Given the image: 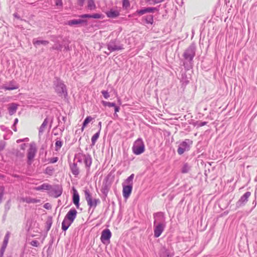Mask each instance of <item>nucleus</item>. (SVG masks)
Here are the masks:
<instances>
[{
    "mask_svg": "<svg viewBox=\"0 0 257 257\" xmlns=\"http://www.w3.org/2000/svg\"><path fill=\"white\" fill-rule=\"evenodd\" d=\"M133 153L137 155H140L145 151V145L141 139H138L134 143L132 148Z\"/></svg>",
    "mask_w": 257,
    "mask_h": 257,
    "instance_id": "f257e3e1",
    "label": "nucleus"
},
{
    "mask_svg": "<svg viewBox=\"0 0 257 257\" xmlns=\"http://www.w3.org/2000/svg\"><path fill=\"white\" fill-rule=\"evenodd\" d=\"M158 11V9L155 7H148L145 8L143 9L137 10L134 14L135 15L142 16L147 13H153L155 12Z\"/></svg>",
    "mask_w": 257,
    "mask_h": 257,
    "instance_id": "f03ea898",
    "label": "nucleus"
},
{
    "mask_svg": "<svg viewBox=\"0 0 257 257\" xmlns=\"http://www.w3.org/2000/svg\"><path fill=\"white\" fill-rule=\"evenodd\" d=\"M111 233L109 229H105L102 231L101 235L100 237L101 241L105 243V241H108L110 238Z\"/></svg>",
    "mask_w": 257,
    "mask_h": 257,
    "instance_id": "7ed1b4c3",
    "label": "nucleus"
},
{
    "mask_svg": "<svg viewBox=\"0 0 257 257\" xmlns=\"http://www.w3.org/2000/svg\"><path fill=\"white\" fill-rule=\"evenodd\" d=\"M77 214V212L75 209H71L67 212L65 217L73 223L76 217Z\"/></svg>",
    "mask_w": 257,
    "mask_h": 257,
    "instance_id": "20e7f679",
    "label": "nucleus"
},
{
    "mask_svg": "<svg viewBox=\"0 0 257 257\" xmlns=\"http://www.w3.org/2000/svg\"><path fill=\"white\" fill-rule=\"evenodd\" d=\"M183 56L185 59L192 61L195 56V51L191 48H188L184 52Z\"/></svg>",
    "mask_w": 257,
    "mask_h": 257,
    "instance_id": "39448f33",
    "label": "nucleus"
},
{
    "mask_svg": "<svg viewBox=\"0 0 257 257\" xmlns=\"http://www.w3.org/2000/svg\"><path fill=\"white\" fill-rule=\"evenodd\" d=\"M133 189L132 185L123 186L122 189V195L124 198L127 199L130 196Z\"/></svg>",
    "mask_w": 257,
    "mask_h": 257,
    "instance_id": "423d86ee",
    "label": "nucleus"
},
{
    "mask_svg": "<svg viewBox=\"0 0 257 257\" xmlns=\"http://www.w3.org/2000/svg\"><path fill=\"white\" fill-rule=\"evenodd\" d=\"M73 202L77 208L79 207V195L75 188H73Z\"/></svg>",
    "mask_w": 257,
    "mask_h": 257,
    "instance_id": "0eeeda50",
    "label": "nucleus"
},
{
    "mask_svg": "<svg viewBox=\"0 0 257 257\" xmlns=\"http://www.w3.org/2000/svg\"><path fill=\"white\" fill-rule=\"evenodd\" d=\"M164 229V225L163 224H159L154 229V236L156 237H159Z\"/></svg>",
    "mask_w": 257,
    "mask_h": 257,
    "instance_id": "6e6552de",
    "label": "nucleus"
},
{
    "mask_svg": "<svg viewBox=\"0 0 257 257\" xmlns=\"http://www.w3.org/2000/svg\"><path fill=\"white\" fill-rule=\"evenodd\" d=\"M36 151V149L34 146H30L28 152V159L29 161L32 160L34 158Z\"/></svg>",
    "mask_w": 257,
    "mask_h": 257,
    "instance_id": "1a4fd4ad",
    "label": "nucleus"
},
{
    "mask_svg": "<svg viewBox=\"0 0 257 257\" xmlns=\"http://www.w3.org/2000/svg\"><path fill=\"white\" fill-rule=\"evenodd\" d=\"M9 239V234H7L5 236L4 240L3 242V244L1 249L0 257H2V256L3 255V254L5 252V249H6V248L7 246V244L8 243Z\"/></svg>",
    "mask_w": 257,
    "mask_h": 257,
    "instance_id": "9d476101",
    "label": "nucleus"
},
{
    "mask_svg": "<svg viewBox=\"0 0 257 257\" xmlns=\"http://www.w3.org/2000/svg\"><path fill=\"white\" fill-rule=\"evenodd\" d=\"M107 17L110 18H115L119 16V12L117 10L111 9L110 11L106 12Z\"/></svg>",
    "mask_w": 257,
    "mask_h": 257,
    "instance_id": "9b49d317",
    "label": "nucleus"
},
{
    "mask_svg": "<svg viewBox=\"0 0 257 257\" xmlns=\"http://www.w3.org/2000/svg\"><path fill=\"white\" fill-rule=\"evenodd\" d=\"M86 8L90 11H94L96 6L94 0H86Z\"/></svg>",
    "mask_w": 257,
    "mask_h": 257,
    "instance_id": "f8f14e48",
    "label": "nucleus"
},
{
    "mask_svg": "<svg viewBox=\"0 0 257 257\" xmlns=\"http://www.w3.org/2000/svg\"><path fill=\"white\" fill-rule=\"evenodd\" d=\"M18 105L16 103H11L9 105L8 110L10 115L14 114L17 111Z\"/></svg>",
    "mask_w": 257,
    "mask_h": 257,
    "instance_id": "ddd939ff",
    "label": "nucleus"
},
{
    "mask_svg": "<svg viewBox=\"0 0 257 257\" xmlns=\"http://www.w3.org/2000/svg\"><path fill=\"white\" fill-rule=\"evenodd\" d=\"M107 48L111 52L114 51H118L123 49L121 46H117L114 44L109 43L107 45Z\"/></svg>",
    "mask_w": 257,
    "mask_h": 257,
    "instance_id": "4468645a",
    "label": "nucleus"
},
{
    "mask_svg": "<svg viewBox=\"0 0 257 257\" xmlns=\"http://www.w3.org/2000/svg\"><path fill=\"white\" fill-rule=\"evenodd\" d=\"M56 90L59 93L66 94V86L63 83H60L56 87Z\"/></svg>",
    "mask_w": 257,
    "mask_h": 257,
    "instance_id": "2eb2a0df",
    "label": "nucleus"
},
{
    "mask_svg": "<svg viewBox=\"0 0 257 257\" xmlns=\"http://www.w3.org/2000/svg\"><path fill=\"white\" fill-rule=\"evenodd\" d=\"M72 223V222L71 221L68 220L65 217L62 223V229L64 231H66Z\"/></svg>",
    "mask_w": 257,
    "mask_h": 257,
    "instance_id": "dca6fc26",
    "label": "nucleus"
},
{
    "mask_svg": "<svg viewBox=\"0 0 257 257\" xmlns=\"http://www.w3.org/2000/svg\"><path fill=\"white\" fill-rule=\"evenodd\" d=\"M251 193L249 192H247L245 193L243 196H242L240 198V199L239 200V202H240L241 203H244L245 202H246L248 198L250 196Z\"/></svg>",
    "mask_w": 257,
    "mask_h": 257,
    "instance_id": "f3484780",
    "label": "nucleus"
},
{
    "mask_svg": "<svg viewBox=\"0 0 257 257\" xmlns=\"http://www.w3.org/2000/svg\"><path fill=\"white\" fill-rule=\"evenodd\" d=\"M192 141L189 140H186L181 144L180 146L188 151L189 150L190 145L192 144Z\"/></svg>",
    "mask_w": 257,
    "mask_h": 257,
    "instance_id": "a211bd4d",
    "label": "nucleus"
},
{
    "mask_svg": "<svg viewBox=\"0 0 257 257\" xmlns=\"http://www.w3.org/2000/svg\"><path fill=\"white\" fill-rule=\"evenodd\" d=\"M84 22V21L82 20H72L68 21V24L70 26L74 25H78L82 24Z\"/></svg>",
    "mask_w": 257,
    "mask_h": 257,
    "instance_id": "6ab92c4d",
    "label": "nucleus"
},
{
    "mask_svg": "<svg viewBox=\"0 0 257 257\" xmlns=\"http://www.w3.org/2000/svg\"><path fill=\"white\" fill-rule=\"evenodd\" d=\"M70 168H71V172L74 175L77 176L79 174V169L76 164H72Z\"/></svg>",
    "mask_w": 257,
    "mask_h": 257,
    "instance_id": "aec40b11",
    "label": "nucleus"
},
{
    "mask_svg": "<svg viewBox=\"0 0 257 257\" xmlns=\"http://www.w3.org/2000/svg\"><path fill=\"white\" fill-rule=\"evenodd\" d=\"M92 120V118L91 116H87L84 120L83 123V125L81 128V132L84 131V128L86 127L87 124L89 123Z\"/></svg>",
    "mask_w": 257,
    "mask_h": 257,
    "instance_id": "412c9836",
    "label": "nucleus"
},
{
    "mask_svg": "<svg viewBox=\"0 0 257 257\" xmlns=\"http://www.w3.org/2000/svg\"><path fill=\"white\" fill-rule=\"evenodd\" d=\"M100 129L99 130V131L96 133V134H95L91 138V142H92V145H94L96 142V141L98 139V138H99V135H100Z\"/></svg>",
    "mask_w": 257,
    "mask_h": 257,
    "instance_id": "4be33fe9",
    "label": "nucleus"
},
{
    "mask_svg": "<svg viewBox=\"0 0 257 257\" xmlns=\"http://www.w3.org/2000/svg\"><path fill=\"white\" fill-rule=\"evenodd\" d=\"M49 43L48 41L45 40H34L33 44L35 45H46Z\"/></svg>",
    "mask_w": 257,
    "mask_h": 257,
    "instance_id": "5701e85b",
    "label": "nucleus"
},
{
    "mask_svg": "<svg viewBox=\"0 0 257 257\" xmlns=\"http://www.w3.org/2000/svg\"><path fill=\"white\" fill-rule=\"evenodd\" d=\"M19 88L18 85L12 84L10 86H4L3 88L6 90H12L17 89Z\"/></svg>",
    "mask_w": 257,
    "mask_h": 257,
    "instance_id": "b1692460",
    "label": "nucleus"
},
{
    "mask_svg": "<svg viewBox=\"0 0 257 257\" xmlns=\"http://www.w3.org/2000/svg\"><path fill=\"white\" fill-rule=\"evenodd\" d=\"M101 103L104 106H108L109 107H114L115 105V104L113 102H110L105 101H103V100H102L101 101Z\"/></svg>",
    "mask_w": 257,
    "mask_h": 257,
    "instance_id": "393cba45",
    "label": "nucleus"
},
{
    "mask_svg": "<svg viewBox=\"0 0 257 257\" xmlns=\"http://www.w3.org/2000/svg\"><path fill=\"white\" fill-rule=\"evenodd\" d=\"M146 22L147 24H153L154 23L153 16L152 15L147 16L146 18Z\"/></svg>",
    "mask_w": 257,
    "mask_h": 257,
    "instance_id": "a878e982",
    "label": "nucleus"
},
{
    "mask_svg": "<svg viewBox=\"0 0 257 257\" xmlns=\"http://www.w3.org/2000/svg\"><path fill=\"white\" fill-rule=\"evenodd\" d=\"M85 196L87 202H88V201L90 202L91 200L92 199V197L88 191L86 190L85 191Z\"/></svg>",
    "mask_w": 257,
    "mask_h": 257,
    "instance_id": "bb28decb",
    "label": "nucleus"
},
{
    "mask_svg": "<svg viewBox=\"0 0 257 257\" xmlns=\"http://www.w3.org/2000/svg\"><path fill=\"white\" fill-rule=\"evenodd\" d=\"M62 146V142L60 141H57L55 143V150L58 151Z\"/></svg>",
    "mask_w": 257,
    "mask_h": 257,
    "instance_id": "cd10ccee",
    "label": "nucleus"
},
{
    "mask_svg": "<svg viewBox=\"0 0 257 257\" xmlns=\"http://www.w3.org/2000/svg\"><path fill=\"white\" fill-rule=\"evenodd\" d=\"M104 18V16L101 14H94L91 15V18L94 19H103Z\"/></svg>",
    "mask_w": 257,
    "mask_h": 257,
    "instance_id": "c85d7f7f",
    "label": "nucleus"
},
{
    "mask_svg": "<svg viewBox=\"0 0 257 257\" xmlns=\"http://www.w3.org/2000/svg\"><path fill=\"white\" fill-rule=\"evenodd\" d=\"M189 170V167L188 165L186 164L182 167L181 172L182 173H187L188 172Z\"/></svg>",
    "mask_w": 257,
    "mask_h": 257,
    "instance_id": "c756f323",
    "label": "nucleus"
},
{
    "mask_svg": "<svg viewBox=\"0 0 257 257\" xmlns=\"http://www.w3.org/2000/svg\"><path fill=\"white\" fill-rule=\"evenodd\" d=\"M134 177V174H132L126 179V181L127 182V183L128 184H130V185H132V182H133V180Z\"/></svg>",
    "mask_w": 257,
    "mask_h": 257,
    "instance_id": "7c9ffc66",
    "label": "nucleus"
},
{
    "mask_svg": "<svg viewBox=\"0 0 257 257\" xmlns=\"http://www.w3.org/2000/svg\"><path fill=\"white\" fill-rule=\"evenodd\" d=\"M87 204L90 207L94 206L95 207L97 205V200H94V201H92V199L91 200L90 202H88Z\"/></svg>",
    "mask_w": 257,
    "mask_h": 257,
    "instance_id": "2f4dec72",
    "label": "nucleus"
},
{
    "mask_svg": "<svg viewBox=\"0 0 257 257\" xmlns=\"http://www.w3.org/2000/svg\"><path fill=\"white\" fill-rule=\"evenodd\" d=\"M122 6L125 9L128 8L130 6V2L128 0H123Z\"/></svg>",
    "mask_w": 257,
    "mask_h": 257,
    "instance_id": "473e14b6",
    "label": "nucleus"
},
{
    "mask_svg": "<svg viewBox=\"0 0 257 257\" xmlns=\"http://www.w3.org/2000/svg\"><path fill=\"white\" fill-rule=\"evenodd\" d=\"M101 93L105 99H108L110 96L109 93L107 91L102 90L101 91Z\"/></svg>",
    "mask_w": 257,
    "mask_h": 257,
    "instance_id": "72a5a7b5",
    "label": "nucleus"
},
{
    "mask_svg": "<svg viewBox=\"0 0 257 257\" xmlns=\"http://www.w3.org/2000/svg\"><path fill=\"white\" fill-rule=\"evenodd\" d=\"M186 151L185 148H183L182 146H180L178 149L177 152L179 155H182L184 153V152Z\"/></svg>",
    "mask_w": 257,
    "mask_h": 257,
    "instance_id": "f704fd0d",
    "label": "nucleus"
},
{
    "mask_svg": "<svg viewBox=\"0 0 257 257\" xmlns=\"http://www.w3.org/2000/svg\"><path fill=\"white\" fill-rule=\"evenodd\" d=\"M55 4L58 7H62L63 3L62 0H55Z\"/></svg>",
    "mask_w": 257,
    "mask_h": 257,
    "instance_id": "c9c22d12",
    "label": "nucleus"
},
{
    "mask_svg": "<svg viewBox=\"0 0 257 257\" xmlns=\"http://www.w3.org/2000/svg\"><path fill=\"white\" fill-rule=\"evenodd\" d=\"M114 112H115L114 115L117 117L118 115L116 114V113L119 111L120 108L119 106H117L115 105V106L114 107Z\"/></svg>",
    "mask_w": 257,
    "mask_h": 257,
    "instance_id": "e433bc0d",
    "label": "nucleus"
},
{
    "mask_svg": "<svg viewBox=\"0 0 257 257\" xmlns=\"http://www.w3.org/2000/svg\"><path fill=\"white\" fill-rule=\"evenodd\" d=\"M58 160V157H53L50 159V162L51 163H55L57 162Z\"/></svg>",
    "mask_w": 257,
    "mask_h": 257,
    "instance_id": "4c0bfd02",
    "label": "nucleus"
},
{
    "mask_svg": "<svg viewBox=\"0 0 257 257\" xmlns=\"http://www.w3.org/2000/svg\"><path fill=\"white\" fill-rule=\"evenodd\" d=\"M80 17L82 18H91V15L84 14L81 15Z\"/></svg>",
    "mask_w": 257,
    "mask_h": 257,
    "instance_id": "58836bf2",
    "label": "nucleus"
},
{
    "mask_svg": "<svg viewBox=\"0 0 257 257\" xmlns=\"http://www.w3.org/2000/svg\"><path fill=\"white\" fill-rule=\"evenodd\" d=\"M165 0H152L153 1V4L154 5H155V4H159V3H162L164 1H165Z\"/></svg>",
    "mask_w": 257,
    "mask_h": 257,
    "instance_id": "ea45409f",
    "label": "nucleus"
},
{
    "mask_svg": "<svg viewBox=\"0 0 257 257\" xmlns=\"http://www.w3.org/2000/svg\"><path fill=\"white\" fill-rule=\"evenodd\" d=\"M85 0H77V4L80 6H83Z\"/></svg>",
    "mask_w": 257,
    "mask_h": 257,
    "instance_id": "a19ab883",
    "label": "nucleus"
},
{
    "mask_svg": "<svg viewBox=\"0 0 257 257\" xmlns=\"http://www.w3.org/2000/svg\"><path fill=\"white\" fill-rule=\"evenodd\" d=\"M38 242L36 240H33L31 242V244L33 246H38Z\"/></svg>",
    "mask_w": 257,
    "mask_h": 257,
    "instance_id": "79ce46f5",
    "label": "nucleus"
},
{
    "mask_svg": "<svg viewBox=\"0 0 257 257\" xmlns=\"http://www.w3.org/2000/svg\"><path fill=\"white\" fill-rule=\"evenodd\" d=\"M44 207L47 209H51V205L48 203L45 204L44 205Z\"/></svg>",
    "mask_w": 257,
    "mask_h": 257,
    "instance_id": "37998d69",
    "label": "nucleus"
},
{
    "mask_svg": "<svg viewBox=\"0 0 257 257\" xmlns=\"http://www.w3.org/2000/svg\"><path fill=\"white\" fill-rule=\"evenodd\" d=\"M41 187L42 189H47L49 187V186L47 185L43 184L41 186Z\"/></svg>",
    "mask_w": 257,
    "mask_h": 257,
    "instance_id": "c03bdc74",
    "label": "nucleus"
},
{
    "mask_svg": "<svg viewBox=\"0 0 257 257\" xmlns=\"http://www.w3.org/2000/svg\"><path fill=\"white\" fill-rule=\"evenodd\" d=\"M207 122H205V121H204V122H201L199 123V126H204V125H206V124H207Z\"/></svg>",
    "mask_w": 257,
    "mask_h": 257,
    "instance_id": "a18cd8bd",
    "label": "nucleus"
},
{
    "mask_svg": "<svg viewBox=\"0 0 257 257\" xmlns=\"http://www.w3.org/2000/svg\"><path fill=\"white\" fill-rule=\"evenodd\" d=\"M18 122V119L16 118L15 120V124H16Z\"/></svg>",
    "mask_w": 257,
    "mask_h": 257,
    "instance_id": "49530a36",
    "label": "nucleus"
},
{
    "mask_svg": "<svg viewBox=\"0 0 257 257\" xmlns=\"http://www.w3.org/2000/svg\"><path fill=\"white\" fill-rule=\"evenodd\" d=\"M25 146H26V145H25V144H23V145H22V149H24V147H25Z\"/></svg>",
    "mask_w": 257,
    "mask_h": 257,
    "instance_id": "de8ad7c7",
    "label": "nucleus"
},
{
    "mask_svg": "<svg viewBox=\"0 0 257 257\" xmlns=\"http://www.w3.org/2000/svg\"><path fill=\"white\" fill-rule=\"evenodd\" d=\"M32 202H37V201L35 199H33V201H32Z\"/></svg>",
    "mask_w": 257,
    "mask_h": 257,
    "instance_id": "09e8293b",
    "label": "nucleus"
},
{
    "mask_svg": "<svg viewBox=\"0 0 257 257\" xmlns=\"http://www.w3.org/2000/svg\"><path fill=\"white\" fill-rule=\"evenodd\" d=\"M151 1H152V0H146V1L147 2H151Z\"/></svg>",
    "mask_w": 257,
    "mask_h": 257,
    "instance_id": "8fccbe9b",
    "label": "nucleus"
},
{
    "mask_svg": "<svg viewBox=\"0 0 257 257\" xmlns=\"http://www.w3.org/2000/svg\"><path fill=\"white\" fill-rule=\"evenodd\" d=\"M91 164V162L89 163V165H88V166H89Z\"/></svg>",
    "mask_w": 257,
    "mask_h": 257,
    "instance_id": "3c124183",
    "label": "nucleus"
},
{
    "mask_svg": "<svg viewBox=\"0 0 257 257\" xmlns=\"http://www.w3.org/2000/svg\"><path fill=\"white\" fill-rule=\"evenodd\" d=\"M176 257H179V256H176Z\"/></svg>",
    "mask_w": 257,
    "mask_h": 257,
    "instance_id": "603ef678",
    "label": "nucleus"
}]
</instances>
